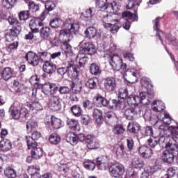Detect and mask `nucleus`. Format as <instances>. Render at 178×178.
I'll use <instances>...</instances> for the list:
<instances>
[{
  "instance_id": "obj_7",
  "label": "nucleus",
  "mask_w": 178,
  "mask_h": 178,
  "mask_svg": "<svg viewBox=\"0 0 178 178\" xmlns=\"http://www.w3.org/2000/svg\"><path fill=\"white\" fill-rule=\"evenodd\" d=\"M109 63L113 70L116 72H126V69L127 67V65L126 63H123V60L118 55H113L111 57Z\"/></svg>"
},
{
  "instance_id": "obj_17",
  "label": "nucleus",
  "mask_w": 178,
  "mask_h": 178,
  "mask_svg": "<svg viewBox=\"0 0 178 178\" xmlns=\"http://www.w3.org/2000/svg\"><path fill=\"white\" fill-rule=\"evenodd\" d=\"M147 144L152 148H155L158 144L165 147V138L163 137H152L147 140Z\"/></svg>"
},
{
  "instance_id": "obj_59",
  "label": "nucleus",
  "mask_w": 178,
  "mask_h": 178,
  "mask_svg": "<svg viewBox=\"0 0 178 178\" xmlns=\"http://www.w3.org/2000/svg\"><path fill=\"white\" fill-rule=\"evenodd\" d=\"M132 165L136 169L139 168H143L144 166V161H143L140 159L135 158L132 161Z\"/></svg>"
},
{
  "instance_id": "obj_46",
  "label": "nucleus",
  "mask_w": 178,
  "mask_h": 178,
  "mask_svg": "<svg viewBox=\"0 0 178 178\" xmlns=\"http://www.w3.org/2000/svg\"><path fill=\"white\" fill-rule=\"evenodd\" d=\"M10 112L13 119L17 120L20 118V111L19 110V108H17V106H11L10 108Z\"/></svg>"
},
{
  "instance_id": "obj_47",
  "label": "nucleus",
  "mask_w": 178,
  "mask_h": 178,
  "mask_svg": "<svg viewBox=\"0 0 178 178\" xmlns=\"http://www.w3.org/2000/svg\"><path fill=\"white\" fill-rule=\"evenodd\" d=\"M49 141L54 145H57L58 143H60V136L58 134H51L49 136Z\"/></svg>"
},
{
  "instance_id": "obj_39",
  "label": "nucleus",
  "mask_w": 178,
  "mask_h": 178,
  "mask_svg": "<svg viewBox=\"0 0 178 178\" xmlns=\"http://www.w3.org/2000/svg\"><path fill=\"white\" fill-rule=\"evenodd\" d=\"M97 31L95 27H89L85 31V34L87 38L90 39L95 38V37H97Z\"/></svg>"
},
{
  "instance_id": "obj_57",
  "label": "nucleus",
  "mask_w": 178,
  "mask_h": 178,
  "mask_svg": "<svg viewBox=\"0 0 178 178\" xmlns=\"http://www.w3.org/2000/svg\"><path fill=\"white\" fill-rule=\"evenodd\" d=\"M13 88L15 90V92H22V91H23V86L20 84V82H19V81L14 79L13 81Z\"/></svg>"
},
{
  "instance_id": "obj_28",
  "label": "nucleus",
  "mask_w": 178,
  "mask_h": 178,
  "mask_svg": "<svg viewBox=\"0 0 178 178\" xmlns=\"http://www.w3.org/2000/svg\"><path fill=\"white\" fill-rule=\"evenodd\" d=\"M26 106L29 108L30 111L33 112V113L38 112V111H42L43 109L42 105L38 101H35L32 104H28Z\"/></svg>"
},
{
  "instance_id": "obj_60",
  "label": "nucleus",
  "mask_w": 178,
  "mask_h": 178,
  "mask_svg": "<svg viewBox=\"0 0 178 178\" xmlns=\"http://www.w3.org/2000/svg\"><path fill=\"white\" fill-rule=\"evenodd\" d=\"M29 17L30 11L29 10L21 11L18 15L19 19L21 21L27 20V19H29Z\"/></svg>"
},
{
  "instance_id": "obj_44",
  "label": "nucleus",
  "mask_w": 178,
  "mask_h": 178,
  "mask_svg": "<svg viewBox=\"0 0 178 178\" xmlns=\"http://www.w3.org/2000/svg\"><path fill=\"white\" fill-rule=\"evenodd\" d=\"M67 143H70L71 145H77V137L76 134L74 133H70L67 135L66 137Z\"/></svg>"
},
{
  "instance_id": "obj_3",
  "label": "nucleus",
  "mask_w": 178,
  "mask_h": 178,
  "mask_svg": "<svg viewBox=\"0 0 178 178\" xmlns=\"http://www.w3.org/2000/svg\"><path fill=\"white\" fill-rule=\"evenodd\" d=\"M149 122L151 124L156 127V129H159L160 133V137H163L165 140L164 145H166L170 140H175L172 136H175V131L173 126L168 127L161 125V121H156L154 118L150 117Z\"/></svg>"
},
{
  "instance_id": "obj_6",
  "label": "nucleus",
  "mask_w": 178,
  "mask_h": 178,
  "mask_svg": "<svg viewBox=\"0 0 178 178\" xmlns=\"http://www.w3.org/2000/svg\"><path fill=\"white\" fill-rule=\"evenodd\" d=\"M103 24L104 27H111L110 31L113 34H115L117 31H119V29L122 27V24L119 20L114 19L113 16L108 15L103 17Z\"/></svg>"
},
{
  "instance_id": "obj_54",
  "label": "nucleus",
  "mask_w": 178,
  "mask_h": 178,
  "mask_svg": "<svg viewBox=\"0 0 178 178\" xmlns=\"http://www.w3.org/2000/svg\"><path fill=\"white\" fill-rule=\"evenodd\" d=\"M124 127L122 124H116L113 129L114 134L117 135L123 134L124 133Z\"/></svg>"
},
{
  "instance_id": "obj_5",
  "label": "nucleus",
  "mask_w": 178,
  "mask_h": 178,
  "mask_svg": "<svg viewBox=\"0 0 178 178\" xmlns=\"http://www.w3.org/2000/svg\"><path fill=\"white\" fill-rule=\"evenodd\" d=\"M164 148H166L163 152L162 158L166 163H172L176 158V152L178 149V145L175 140L172 139L167 144L164 145Z\"/></svg>"
},
{
  "instance_id": "obj_52",
  "label": "nucleus",
  "mask_w": 178,
  "mask_h": 178,
  "mask_svg": "<svg viewBox=\"0 0 178 178\" xmlns=\"http://www.w3.org/2000/svg\"><path fill=\"white\" fill-rule=\"evenodd\" d=\"M127 129L130 133L136 134V133H138V130H140V125L138 124L129 123L127 126Z\"/></svg>"
},
{
  "instance_id": "obj_15",
  "label": "nucleus",
  "mask_w": 178,
  "mask_h": 178,
  "mask_svg": "<svg viewBox=\"0 0 178 178\" xmlns=\"http://www.w3.org/2000/svg\"><path fill=\"white\" fill-rule=\"evenodd\" d=\"M104 86L106 91L112 92L116 90V80L113 77H107L104 79Z\"/></svg>"
},
{
  "instance_id": "obj_50",
  "label": "nucleus",
  "mask_w": 178,
  "mask_h": 178,
  "mask_svg": "<svg viewBox=\"0 0 178 178\" xmlns=\"http://www.w3.org/2000/svg\"><path fill=\"white\" fill-rule=\"evenodd\" d=\"M115 154L117 156H118L119 158H123V156H124V154H126V150L124 149V145H119L116 147Z\"/></svg>"
},
{
  "instance_id": "obj_18",
  "label": "nucleus",
  "mask_w": 178,
  "mask_h": 178,
  "mask_svg": "<svg viewBox=\"0 0 178 178\" xmlns=\"http://www.w3.org/2000/svg\"><path fill=\"white\" fill-rule=\"evenodd\" d=\"M49 104L51 111H59L60 109V98H59V96L53 95L50 97L49 98Z\"/></svg>"
},
{
  "instance_id": "obj_64",
  "label": "nucleus",
  "mask_w": 178,
  "mask_h": 178,
  "mask_svg": "<svg viewBox=\"0 0 178 178\" xmlns=\"http://www.w3.org/2000/svg\"><path fill=\"white\" fill-rule=\"evenodd\" d=\"M83 166L88 170H94L95 169V163L92 161H86L83 163Z\"/></svg>"
},
{
  "instance_id": "obj_51",
  "label": "nucleus",
  "mask_w": 178,
  "mask_h": 178,
  "mask_svg": "<svg viewBox=\"0 0 178 178\" xmlns=\"http://www.w3.org/2000/svg\"><path fill=\"white\" fill-rule=\"evenodd\" d=\"M178 168L177 167H171L168 168L167 171V174H165L164 176H163L162 178H170L173 177L175 175H176V172H177Z\"/></svg>"
},
{
  "instance_id": "obj_4",
  "label": "nucleus",
  "mask_w": 178,
  "mask_h": 178,
  "mask_svg": "<svg viewBox=\"0 0 178 178\" xmlns=\"http://www.w3.org/2000/svg\"><path fill=\"white\" fill-rule=\"evenodd\" d=\"M140 97L134 95H130L127 97V101L129 105L136 106L141 103L143 105H149L151 99L154 98V92H142L140 93Z\"/></svg>"
},
{
  "instance_id": "obj_41",
  "label": "nucleus",
  "mask_w": 178,
  "mask_h": 178,
  "mask_svg": "<svg viewBox=\"0 0 178 178\" xmlns=\"http://www.w3.org/2000/svg\"><path fill=\"white\" fill-rule=\"evenodd\" d=\"M28 149H34L37 148L38 144L35 139L31 138V136H26Z\"/></svg>"
},
{
  "instance_id": "obj_11",
  "label": "nucleus",
  "mask_w": 178,
  "mask_h": 178,
  "mask_svg": "<svg viewBox=\"0 0 178 178\" xmlns=\"http://www.w3.org/2000/svg\"><path fill=\"white\" fill-rule=\"evenodd\" d=\"M96 51L95 45L91 42L83 44L79 49V54L81 55H92Z\"/></svg>"
},
{
  "instance_id": "obj_14",
  "label": "nucleus",
  "mask_w": 178,
  "mask_h": 178,
  "mask_svg": "<svg viewBox=\"0 0 178 178\" xmlns=\"http://www.w3.org/2000/svg\"><path fill=\"white\" fill-rule=\"evenodd\" d=\"M97 166L100 170H106L109 168V159L106 156H101L97 159Z\"/></svg>"
},
{
  "instance_id": "obj_2",
  "label": "nucleus",
  "mask_w": 178,
  "mask_h": 178,
  "mask_svg": "<svg viewBox=\"0 0 178 178\" xmlns=\"http://www.w3.org/2000/svg\"><path fill=\"white\" fill-rule=\"evenodd\" d=\"M65 30H61L59 34V39L62 42H70L73 39V35L76 34L80 29V25L77 21L73 19H67L64 24Z\"/></svg>"
},
{
  "instance_id": "obj_21",
  "label": "nucleus",
  "mask_w": 178,
  "mask_h": 178,
  "mask_svg": "<svg viewBox=\"0 0 178 178\" xmlns=\"http://www.w3.org/2000/svg\"><path fill=\"white\" fill-rule=\"evenodd\" d=\"M108 0H96V8L104 9L106 12H112L113 6L112 4L106 5Z\"/></svg>"
},
{
  "instance_id": "obj_42",
  "label": "nucleus",
  "mask_w": 178,
  "mask_h": 178,
  "mask_svg": "<svg viewBox=\"0 0 178 178\" xmlns=\"http://www.w3.org/2000/svg\"><path fill=\"white\" fill-rule=\"evenodd\" d=\"M31 155L33 159H40L42 156V149L40 147H35L31 150Z\"/></svg>"
},
{
  "instance_id": "obj_58",
  "label": "nucleus",
  "mask_w": 178,
  "mask_h": 178,
  "mask_svg": "<svg viewBox=\"0 0 178 178\" xmlns=\"http://www.w3.org/2000/svg\"><path fill=\"white\" fill-rule=\"evenodd\" d=\"M118 95L120 98L124 100L129 97V91L126 88H120L118 90Z\"/></svg>"
},
{
  "instance_id": "obj_61",
  "label": "nucleus",
  "mask_w": 178,
  "mask_h": 178,
  "mask_svg": "<svg viewBox=\"0 0 178 178\" xmlns=\"http://www.w3.org/2000/svg\"><path fill=\"white\" fill-rule=\"evenodd\" d=\"M61 24L62 19L59 18H55L50 22L49 26H51V27H52L53 29H57V27H59Z\"/></svg>"
},
{
  "instance_id": "obj_29",
  "label": "nucleus",
  "mask_w": 178,
  "mask_h": 178,
  "mask_svg": "<svg viewBox=\"0 0 178 178\" xmlns=\"http://www.w3.org/2000/svg\"><path fill=\"white\" fill-rule=\"evenodd\" d=\"M54 86V83L51 82H47L44 83L43 85H40L39 86V88H41L42 87V91L46 95H52L54 92H52V86Z\"/></svg>"
},
{
  "instance_id": "obj_13",
  "label": "nucleus",
  "mask_w": 178,
  "mask_h": 178,
  "mask_svg": "<svg viewBox=\"0 0 178 178\" xmlns=\"http://www.w3.org/2000/svg\"><path fill=\"white\" fill-rule=\"evenodd\" d=\"M21 31H22V27L20 26H17L16 27L13 28L6 35V41L10 42V41H13L14 40H16L19 34H20Z\"/></svg>"
},
{
  "instance_id": "obj_24",
  "label": "nucleus",
  "mask_w": 178,
  "mask_h": 178,
  "mask_svg": "<svg viewBox=\"0 0 178 178\" xmlns=\"http://www.w3.org/2000/svg\"><path fill=\"white\" fill-rule=\"evenodd\" d=\"M42 70L44 73H47V74H52L56 70V65L49 61H44Z\"/></svg>"
},
{
  "instance_id": "obj_43",
  "label": "nucleus",
  "mask_w": 178,
  "mask_h": 178,
  "mask_svg": "<svg viewBox=\"0 0 178 178\" xmlns=\"http://www.w3.org/2000/svg\"><path fill=\"white\" fill-rule=\"evenodd\" d=\"M4 175L7 178H16L17 174L15 169L8 167L4 170Z\"/></svg>"
},
{
  "instance_id": "obj_37",
  "label": "nucleus",
  "mask_w": 178,
  "mask_h": 178,
  "mask_svg": "<svg viewBox=\"0 0 178 178\" xmlns=\"http://www.w3.org/2000/svg\"><path fill=\"white\" fill-rule=\"evenodd\" d=\"M82 87L81 81L79 82L73 81L71 88L74 94H80Z\"/></svg>"
},
{
  "instance_id": "obj_20",
  "label": "nucleus",
  "mask_w": 178,
  "mask_h": 178,
  "mask_svg": "<svg viewBox=\"0 0 178 178\" xmlns=\"http://www.w3.org/2000/svg\"><path fill=\"white\" fill-rule=\"evenodd\" d=\"M42 26H44V23L42 22L40 17L34 18L29 22V26L33 33H38V31H40L38 27H42Z\"/></svg>"
},
{
  "instance_id": "obj_49",
  "label": "nucleus",
  "mask_w": 178,
  "mask_h": 178,
  "mask_svg": "<svg viewBox=\"0 0 178 178\" xmlns=\"http://www.w3.org/2000/svg\"><path fill=\"white\" fill-rule=\"evenodd\" d=\"M17 0H3L2 1V6L6 8V9H12L13 6H15V3Z\"/></svg>"
},
{
  "instance_id": "obj_48",
  "label": "nucleus",
  "mask_w": 178,
  "mask_h": 178,
  "mask_svg": "<svg viewBox=\"0 0 178 178\" xmlns=\"http://www.w3.org/2000/svg\"><path fill=\"white\" fill-rule=\"evenodd\" d=\"M90 72L91 74L98 76V74H101V68L97 64L92 63L90 66Z\"/></svg>"
},
{
  "instance_id": "obj_19",
  "label": "nucleus",
  "mask_w": 178,
  "mask_h": 178,
  "mask_svg": "<svg viewBox=\"0 0 178 178\" xmlns=\"http://www.w3.org/2000/svg\"><path fill=\"white\" fill-rule=\"evenodd\" d=\"M138 152L140 156L145 158V159H149V158H152V155H154L152 149L147 146H140L138 149Z\"/></svg>"
},
{
  "instance_id": "obj_34",
  "label": "nucleus",
  "mask_w": 178,
  "mask_h": 178,
  "mask_svg": "<svg viewBox=\"0 0 178 178\" xmlns=\"http://www.w3.org/2000/svg\"><path fill=\"white\" fill-rule=\"evenodd\" d=\"M61 49L66 54V56H72L73 55V47L67 42H63Z\"/></svg>"
},
{
  "instance_id": "obj_31",
  "label": "nucleus",
  "mask_w": 178,
  "mask_h": 178,
  "mask_svg": "<svg viewBox=\"0 0 178 178\" xmlns=\"http://www.w3.org/2000/svg\"><path fill=\"white\" fill-rule=\"evenodd\" d=\"M26 131L28 134L32 133L38 127V124L35 122L34 118H31L26 122Z\"/></svg>"
},
{
  "instance_id": "obj_25",
  "label": "nucleus",
  "mask_w": 178,
  "mask_h": 178,
  "mask_svg": "<svg viewBox=\"0 0 178 178\" xmlns=\"http://www.w3.org/2000/svg\"><path fill=\"white\" fill-rule=\"evenodd\" d=\"M13 75V72L12 71V68L9 67H6L2 71H0V76L4 81H8L12 79Z\"/></svg>"
},
{
  "instance_id": "obj_8",
  "label": "nucleus",
  "mask_w": 178,
  "mask_h": 178,
  "mask_svg": "<svg viewBox=\"0 0 178 178\" xmlns=\"http://www.w3.org/2000/svg\"><path fill=\"white\" fill-rule=\"evenodd\" d=\"M143 110V106L136 105L125 110L124 115L127 120H134V119L137 118V115H138V113L141 115Z\"/></svg>"
},
{
  "instance_id": "obj_45",
  "label": "nucleus",
  "mask_w": 178,
  "mask_h": 178,
  "mask_svg": "<svg viewBox=\"0 0 178 178\" xmlns=\"http://www.w3.org/2000/svg\"><path fill=\"white\" fill-rule=\"evenodd\" d=\"M97 83H98V79L92 78V79H90L86 83V86L87 88H90V90H94V88H97Z\"/></svg>"
},
{
  "instance_id": "obj_1",
  "label": "nucleus",
  "mask_w": 178,
  "mask_h": 178,
  "mask_svg": "<svg viewBox=\"0 0 178 178\" xmlns=\"http://www.w3.org/2000/svg\"><path fill=\"white\" fill-rule=\"evenodd\" d=\"M140 0H127V8L130 9L134 12L125 11L122 13V18L121 20H126L123 29L124 30H130V26L133 22H138V15H137V11L140 6Z\"/></svg>"
},
{
  "instance_id": "obj_35",
  "label": "nucleus",
  "mask_w": 178,
  "mask_h": 178,
  "mask_svg": "<svg viewBox=\"0 0 178 178\" xmlns=\"http://www.w3.org/2000/svg\"><path fill=\"white\" fill-rule=\"evenodd\" d=\"M67 124L72 130H80V124H79V121L74 119L68 118L67 120Z\"/></svg>"
},
{
  "instance_id": "obj_38",
  "label": "nucleus",
  "mask_w": 178,
  "mask_h": 178,
  "mask_svg": "<svg viewBox=\"0 0 178 178\" xmlns=\"http://www.w3.org/2000/svg\"><path fill=\"white\" fill-rule=\"evenodd\" d=\"M70 111L74 116H76V118H80V115L83 113V109H81V106H80V105L72 106Z\"/></svg>"
},
{
  "instance_id": "obj_32",
  "label": "nucleus",
  "mask_w": 178,
  "mask_h": 178,
  "mask_svg": "<svg viewBox=\"0 0 178 178\" xmlns=\"http://www.w3.org/2000/svg\"><path fill=\"white\" fill-rule=\"evenodd\" d=\"M152 108L154 112H162L165 109V103L159 100L154 101L152 103Z\"/></svg>"
},
{
  "instance_id": "obj_22",
  "label": "nucleus",
  "mask_w": 178,
  "mask_h": 178,
  "mask_svg": "<svg viewBox=\"0 0 178 178\" xmlns=\"http://www.w3.org/2000/svg\"><path fill=\"white\" fill-rule=\"evenodd\" d=\"M156 118L159 119V120H156V122H161V125H162V122L168 126L172 123V118L167 113H161L156 117Z\"/></svg>"
},
{
  "instance_id": "obj_63",
  "label": "nucleus",
  "mask_w": 178,
  "mask_h": 178,
  "mask_svg": "<svg viewBox=\"0 0 178 178\" xmlns=\"http://www.w3.org/2000/svg\"><path fill=\"white\" fill-rule=\"evenodd\" d=\"M38 56L39 58V60H42L43 62L47 61V59H48V56H49V53L47 51H41L38 53Z\"/></svg>"
},
{
  "instance_id": "obj_12",
  "label": "nucleus",
  "mask_w": 178,
  "mask_h": 178,
  "mask_svg": "<svg viewBox=\"0 0 178 178\" xmlns=\"http://www.w3.org/2000/svg\"><path fill=\"white\" fill-rule=\"evenodd\" d=\"M25 59L31 66H38L40 64V57L33 51H28L25 55Z\"/></svg>"
},
{
  "instance_id": "obj_55",
  "label": "nucleus",
  "mask_w": 178,
  "mask_h": 178,
  "mask_svg": "<svg viewBox=\"0 0 178 178\" xmlns=\"http://www.w3.org/2000/svg\"><path fill=\"white\" fill-rule=\"evenodd\" d=\"M94 15H95V8L93 7L86 10L85 13H83V16L86 19H91Z\"/></svg>"
},
{
  "instance_id": "obj_40",
  "label": "nucleus",
  "mask_w": 178,
  "mask_h": 178,
  "mask_svg": "<svg viewBox=\"0 0 178 178\" xmlns=\"http://www.w3.org/2000/svg\"><path fill=\"white\" fill-rule=\"evenodd\" d=\"M140 133L143 134V136H145L146 137H151V136H154V129L151 126L145 127L142 128Z\"/></svg>"
},
{
  "instance_id": "obj_10",
  "label": "nucleus",
  "mask_w": 178,
  "mask_h": 178,
  "mask_svg": "<svg viewBox=\"0 0 178 178\" xmlns=\"http://www.w3.org/2000/svg\"><path fill=\"white\" fill-rule=\"evenodd\" d=\"M159 20H161V17H157L154 20V30H156V35L159 38V40L161 41L162 44L163 45V40H162V38H161V34L165 37V38L168 40V41H170V42L176 41V38L172 37V34H168V35H166L165 33H163V32L159 31Z\"/></svg>"
},
{
  "instance_id": "obj_53",
  "label": "nucleus",
  "mask_w": 178,
  "mask_h": 178,
  "mask_svg": "<svg viewBox=\"0 0 178 178\" xmlns=\"http://www.w3.org/2000/svg\"><path fill=\"white\" fill-rule=\"evenodd\" d=\"M28 6L29 10L31 11L32 13H36V12H38V10H40V6L34 1H29Z\"/></svg>"
},
{
  "instance_id": "obj_56",
  "label": "nucleus",
  "mask_w": 178,
  "mask_h": 178,
  "mask_svg": "<svg viewBox=\"0 0 178 178\" xmlns=\"http://www.w3.org/2000/svg\"><path fill=\"white\" fill-rule=\"evenodd\" d=\"M115 109L118 110V111H123V109H124V108H126V103H124V100L121 99V100H116V103H115Z\"/></svg>"
},
{
  "instance_id": "obj_62",
  "label": "nucleus",
  "mask_w": 178,
  "mask_h": 178,
  "mask_svg": "<svg viewBox=\"0 0 178 178\" xmlns=\"http://www.w3.org/2000/svg\"><path fill=\"white\" fill-rule=\"evenodd\" d=\"M27 170H28L29 175L31 176L32 175H34V173H36L37 172H40L41 169L40 168V166L35 165H31L29 167Z\"/></svg>"
},
{
  "instance_id": "obj_36",
  "label": "nucleus",
  "mask_w": 178,
  "mask_h": 178,
  "mask_svg": "<svg viewBox=\"0 0 178 178\" xmlns=\"http://www.w3.org/2000/svg\"><path fill=\"white\" fill-rule=\"evenodd\" d=\"M40 34L41 38L43 40H47L51 35V29L48 26H43L40 30Z\"/></svg>"
},
{
  "instance_id": "obj_16",
  "label": "nucleus",
  "mask_w": 178,
  "mask_h": 178,
  "mask_svg": "<svg viewBox=\"0 0 178 178\" xmlns=\"http://www.w3.org/2000/svg\"><path fill=\"white\" fill-rule=\"evenodd\" d=\"M86 147L88 149H97L99 148V143L92 135H87L86 138Z\"/></svg>"
},
{
  "instance_id": "obj_9",
  "label": "nucleus",
  "mask_w": 178,
  "mask_h": 178,
  "mask_svg": "<svg viewBox=\"0 0 178 178\" xmlns=\"http://www.w3.org/2000/svg\"><path fill=\"white\" fill-rule=\"evenodd\" d=\"M108 170L112 177L120 178L124 175V166L119 163L111 165Z\"/></svg>"
},
{
  "instance_id": "obj_27",
  "label": "nucleus",
  "mask_w": 178,
  "mask_h": 178,
  "mask_svg": "<svg viewBox=\"0 0 178 178\" xmlns=\"http://www.w3.org/2000/svg\"><path fill=\"white\" fill-rule=\"evenodd\" d=\"M94 102L97 104V106L106 107L108 106V100L102 97L101 95H97L93 98Z\"/></svg>"
},
{
  "instance_id": "obj_26",
  "label": "nucleus",
  "mask_w": 178,
  "mask_h": 178,
  "mask_svg": "<svg viewBox=\"0 0 178 178\" xmlns=\"http://www.w3.org/2000/svg\"><path fill=\"white\" fill-rule=\"evenodd\" d=\"M12 149V142L8 139H3L0 141V150L3 152L10 151Z\"/></svg>"
},
{
  "instance_id": "obj_30",
  "label": "nucleus",
  "mask_w": 178,
  "mask_h": 178,
  "mask_svg": "<svg viewBox=\"0 0 178 178\" xmlns=\"http://www.w3.org/2000/svg\"><path fill=\"white\" fill-rule=\"evenodd\" d=\"M92 116L97 124H102L104 118L102 117V111L98 108H95L93 111Z\"/></svg>"
},
{
  "instance_id": "obj_33",
  "label": "nucleus",
  "mask_w": 178,
  "mask_h": 178,
  "mask_svg": "<svg viewBox=\"0 0 178 178\" xmlns=\"http://www.w3.org/2000/svg\"><path fill=\"white\" fill-rule=\"evenodd\" d=\"M51 124L54 129H56L63 127V122H62V120L55 117L54 115H51Z\"/></svg>"
},
{
  "instance_id": "obj_23",
  "label": "nucleus",
  "mask_w": 178,
  "mask_h": 178,
  "mask_svg": "<svg viewBox=\"0 0 178 178\" xmlns=\"http://www.w3.org/2000/svg\"><path fill=\"white\" fill-rule=\"evenodd\" d=\"M67 68L66 69V72L67 74L70 76L72 77L73 76V74L77 72V69L76 68V65H74V61L72 60H69L66 63Z\"/></svg>"
}]
</instances>
